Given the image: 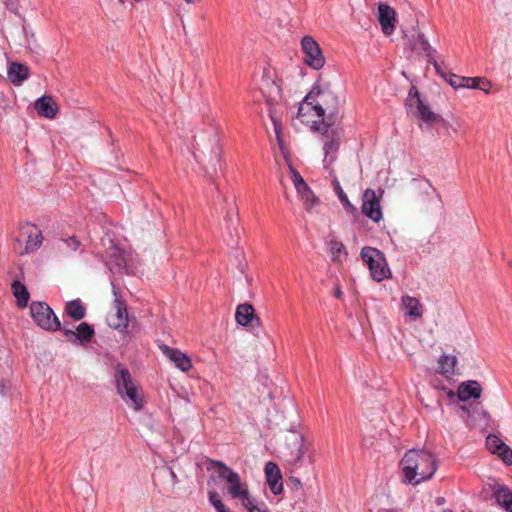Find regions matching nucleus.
<instances>
[{
	"mask_svg": "<svg viewBox=\"0 0 512 512\" xmlns=\"http://www.w3.org/2000/svg\"><path fill=\"white\" fill-rule=\"evenodd\" d=\"M443 512H453V511L450 509H444Z\"/></svg>",
	"mask_w": 512,
	"mask_h": 512,
	"instance_id": "obj_55",
	"label": "nucleus"
},
{
	"mask_svg": "<svg viewBox=\"0 0 512 512\" xmlns=\"http://www.w3.org/2000/svg\"><path fill=\"white\" fill-rule=\"evenodd\" d=\"M31 317L41 329L48 332L61 330V322L53 309L46 303L33 301L30 304Z\"/></svg>",
	"mask_w": 512,
	"mask_h": 512,
	"instance_id": "obj_9",
	"label": "nucleus"
},
{
	"mask_svg": "<svg viewBox=\"0 0 512 512\" xmlns=\"http://www.w3.org/2000/svg\"><path fill=\"white\" fill-rule=\"evenodd\" d=\"M320 132V141L323 144L325 157L323 159L324 168H328L337 158V152L340 147L341 135L339 130H316Z\"/></svg>",
	"mask_w": 512,
	"mask_h": 512,
	"instance_id": "obj_11",
	"label": "nucleus"
},
{
	"mask_svg": "<svg viewBox=\"0 0 512 512\" xmlns=\"http://www.w3.org/2000/svg\"><path fill=\"white\" fill-rule=\"evenodd\" d=\"M444 502H445V499L443 497H437L436 498V503L438 505H442V504H444Z\"/></svg>",
	"mask_w": 512,
	"mask_h": 512,
	"instance_id": "obj_48",
	"label": "nucleus"
},
{
	"mask_svg": "<svg viewBox=\"0 0 512 512\" xmlns=\"http://www.w3.org/2000/svg\"><path fill=\"white\" fill-rule=\"evenodd\" d=\"M224 219L230 226H235L238 223V212L233 202L227 208Z\"/></svg>",
	"mask_w": 512,
	"mask_h": 512,
	"instance_id": "obj_38",
	"label": "nucleus"
},
{
	"mask_svg": "<svg viewBox=\"0 0 512 512\" xmlns=\"http://www.w3.org/2000/svg\"><path fill=\"white\" fill-rule=\"evenodd\" d=\"M301 49L304 55V63L309 67L319 70L324 66L325 57L319 44L312 36L306 35L301 39Z\"/></svg>",
	"mask_w": 512,
	"mask_h": 512,
	"instance_id": "obj_10",
	"label": "nucleus"
},
{
	"mask_svg": "<svg viewBox=\"0 0 512 512\" xmlns=\"http://www.w3.org/2000/svg\"><path fill=\"white\" fill-rule=\"evenodd\" d=\"M295 188L300 196H302L303 194L309 195V191H311L310 187L307 185L306 182L301 183Z\"/></svg>",
	"mask_w": 512,
	"mask_h": 512,
	"instance_id": "obj_47",
	"label": "nucleus"
},
{
	"mask_svg": "<svg viewBox=\"0 0 512 512\" xmlns=\"http://www.w3.org/2000/svg\"><path fill=\"white\" fill-rule=\"evenodd\" d=\"M64 312L74 321H80L86 316V307L80 299L66 302Z\"/></svg>",
	"mask_w": 512,
	"mask_h": 512,
	"instance_id": "obj_25",
	"label": "nucleus"
},
{
	"mask_svg": "<svg viewBox=\"0 0 512 512\" xmlns=\"http://www.w3.org/2000/svg\"><path fill=\"white\" fill-rule=\"evenodd\" d=\"M20 235L30 252L37 250L42 244L41 230L34 224L26 223L20 228Z\"/></svg>",
	"mask_w": 512,
	"mask_h": 512,
	"instance_id": "obj_16",
	"label": "nucleus"
},
{
	"mask_svg": "<svg viewBox=\"0 0 512 512\" xmlns=\"http://www.w3.org/2000/svg\"><path fill=\"white\" fill-rule=\"evenodd\" d=\"M236 322L244 327H259L261 325L260 318L256 315L255 309L251 304H239L235 313Z\"/></svg>",
	"mask_w": 512,
	"mask_h": 512,
	"instance_id": "obj_15",
	"label": "nucleus"
},
{
	"mask_svg": "<svg viewBox=\"0 0 512 512\" xmlns=\"http://www.w3.org/2000/svg\"><path fill=\"white\" fill-rule=\"evenodd\" d=\"M378 21L382 32L387 36L391 35L395 30L396 24L395 10L385 3H380L378 6Z\"/></svg>",
	"mask_w": 512,
	"mask_h": 512,
	"instance_id": "obj_17",
	"label": "nucleus"
},
{
	"mask_svg": "<svg viewBox=\"0 0 512 512\" xmlns=\"http://www.w3.org/2000/svg\"><path fill=\"white\" fill-rule=\"evenodd\" d=\"M447 395H448V397H449L450 399H453V398H454V396H455V393H454L452 390H449V391H448V393H447Z\"/></svg>",
	"mask_w": 512,
	"mask_h": 512,
	"instance_id": "obj_49",
	"label": "nucleus"
},
{
	"mask_svg": "<svg viewBox=\"0 0 512 512\" xmlns=\"http://www.w3.org/2000/svg\"><path fill=\"white\" fill-rule=\"evenodd\" d=\"M297 119L310 128H332L341 124L342 115L339 111V98L327 89H321L316 83L304 97L299 106Z\"/></svg>",
	"mask_w": 512,
	"mask_h": 512,
	"instance_id": "obj_1",
	"label": "nucleus"
},
{
	"mask_svg": "<svg viewBox=\"0 0 512 512\" xmlns=\"http://www.w3.org/2000/svg\"><path fill=\"white\" fill-rule=\"evenodd\" d=\"M11 290L16 298L17 305L24 308L28 305L30 294L26 286L19 280H14L11 284Z\"/></svg>",
	"mask_w": 512,
	"mask_h": 512,
	"instance_id": "obj_28",
	"label": "nucleus"
},
{
	"mask_svg": "<svg viewBox=\"0 0 512 512\" xmlns=\"http://www.w3.org/2000/svg\"><path fill=\"white\" fill-rule=\"evenodd\" d=\"M466 79L473 80L472 82L469 81L467 83L466 88H472V89H480L485 92H488L489 88L491 87V84L488 80L481 77H466Z\"/></svg>",
	"mask_w": 512,
	"mask_h": 512,
	"instance_id": "obj_32",
	"label": "nucleus"
},
{
	"mask_svg": "<svg viewBox=\"0 0 512 512\" xmlns=\"http://www.w3.org/2000/svg\"><path fill=\"white\" fill-rule=\"evenodd\" d=\"M461 409L467 411V407L465 405L461 406Z\"/></svg>",
	"mask_w": 512,
	"mask_h": 512,
	"instance_id": "obj_54",
	"label": "nucleus"
},
{
	"mask_svg": "<svg viewBox=\"0 0 512 512\" xmlns=\"http://www.w3.org/2000/svg\"><path fill=\"white\" fill-rule=\"evenodd\" d=\"M210 465L218 468V475L227 482V492L232 499H239L243 503L250 496L247 483L241 481L237 472L219 460H211Z\"/></svg>",
	"mask_w": 512,
	"mask_h": 512,
	"instance_id": "obj_5",
	"label": "nucleus"
},
{
	"mask_svg": "<svg viewBox=\"0 0 512 512\" xmlns=\"http://www.w3.org/2000/svg\"><path fill=\"white\" fill-rule=\"evenodd\" d=\"M361 211L366 217L375 223H378L383 217L380 199L371 188L366 189L363 193Z\"/></svg>",
	"mask_w": 512,
	"mask_h": 512,
	"instance_id": "obj_14",
	"label": "nucleus"
},
{
	"mask_svg": "<svg viewBox=\"0 0 512 512\" xmlns=\"http://www.w3.org/2000/svg\"><path fill=\"white\" fill-rule=\"evenodd\" d=\"M163 354L175 364V366L183 372H187L192 368V361L189 356L179 349L171 348L167 345L160 346Z\"/></svg>",
	"mask_w": 512,
	"mask_h": 512,
	"instance_id": "obj_18",
	"label": "nucleus"
},
{
	"mask_svg": "<svg viewBox=\"0 0 512 512\" xmlns=\"http://www.w3.org/2000/svg\"><path fill=\"white\" fill-rule=\"evenodd\" d=\"M4 388H5V385L2 382H0V391H3Z\"/></svg>",
	"mask_w": 512,
	"mask_h": 512,
	"instance_id": "obj_53",
	"label": "nucleus"
},
{
	"mask_svg": "<svg viewBox=\"0 0 512 512\" xmlns=\"http://www.w3.org/2000/svg\"><path fill=\"white\" fill-rule=\"evenodd\" d=\"M503 445L504 442L494 434H489L486 438V447L492 454H496Z\"/></svg>",
	"mask_w": 512,
	"mask_h": 512,
	"instance_id": "obj_35",
	"label": "nucleus"
},
{
	"mask_svg": "<svg viewBox=\"0 0 512 512\" xmlns=\"http://www.w3.org/2000/svg\"><path fill=\"white\" fill-rule=\"evenodd\" d=\"M495 455H497L505 465H512V449L507 444L504 443Z\"/></svg>",
	"mask_w": 512,
	"mask_h": 512,
	"instance_id": "obj_36",
	"label": "nucleus"
},
{
	"mask_svg": "<svg viewBox=\"0 0 512 512\" xmlns=\"http://www.w3.org/2000/svg\"><path fill=\"white\" fill-rule=\"evenodd\" d=\"M209 501L215 507L217 512H230L229 509L221 501L218 493L209 492Z\"/></svg>",
	"mask_w": 512,
	"mask_h": 512,
	"instance_id": "obj_39",
	"label": "nucleus"
},
{
	"mask_svg": "<svg viewBox=\"0 0 512 512\" xmlns=\"http://www.w3.org/2000/svg\"><path fill=\"white\" fill-rule=\"evenodd\" d=\"M360 255L363 262L368 265L371 276L375 281L381 282L391 277V271L382 251L366 246L362 248Z\"/></svg>",
	"mask_w": 512,
	"mask_h": 512,
	"instance_id": "obj_8",
	"label": "nucleus"
},
{
	"mask_svg": "<svg viewBox=\"0 0 512 512\" xmlns=\"http://www.w3.org/2000/svg\"><path fill=\"white\" fill-rule=\"evenodd\" d=\"M428 62L433 65L438 75L442 78H447V73L442 70L440 64L434 58V55H432L431 58H428Z\"/></svg>",
	"mask_w": 512,
	"mask_h": 512,
	"instance_id": "obj_45",
	"label": "nucleus"
},
{
	"mask_svg": "<svg viewBox=\"0 0 512 512\" xmlns=\"http://www.w3.org/2000/svg\"><path fill=\"white\" fill-rule=\"evenodd\" d=\"M509 264H510V266L512 267V260H511V261H509Z\"/></svg>",
	"mask_w": 512,
	"mask_h": 512,
	"instance_id": "obj_56",
	"label": "nucleus"
},
{
	"mask_svg": "<svg viewBox=\"0 0 512 512\" xmlns=\"http://www.w3.org/2000/svg\"><path fill=\"white\" fill-rule=\"evenodd\" d=\"M457 364V358L453 355L443 354L438 360L437 373L449 377L455 374V367Z\"/></svg>",
	"mask_w": 512,
	"mask_h": 512,
	"instance_id": "obj_27",
	"label": "nucleus"
},
{
	"mask_svg": "<svg viewBox=\"0 0 512 512\" xmlns=\"http://www.w3.org/2000/svg\"><path fill=\"white\" fill-rule=\"evenodd\" d=\"M334 192L337 194L339 201L343 205L346 212L355 215L357 213V208L349 201L346 193L343 191L338 178L336 175H333L332 181Z\"/></svg>",
	"mask_w": 512,
	"mask_h": 512,
	"instance_id": "obj_29",
	"label": "nucleus"
},
{
	"mask_svg": "<svg viewBox=\"0 0 512 512\" xmlns=\"http://www.w3.org/2000/svg\"><path fill=\"white\" fill-rule=\"evenodd\" d=\"M291 441L293 442L294 446L297 448L296 454L292 459L293 465L297 466L302 461V458L305 454L304 437L301 433L292 431L291 432Z\"/></svg>",
	"mask_w": 512,
	"mask_h": 512,
	"instance_id": "obj_30",
	"label": "nucleus"
},
{
	"mask_svg": "<svg viewBox=\"0 0 512 512\" xmlns=\"http://www.w3.org/2000/svg\"><path fill=\"white\" fill-rule=\"evenodd\" d=\"M115 384L118 394L127 402H130L135 411L144 407L142 388L135 384L128 368L122 363L115 366Z\"/></svg>",
	"mask_w": 512,
	"mask_h": 512,
	"instance_id": "obj_3",
	"label": "nucleus"
},
{
	"mask_svg": "<svg viewBox=\"0 0 512 512\" xmlns=\"http://www.w3.org/2000/svg\"><path fill=\"white\" fill-rule=\"evenodd\" d=\"M111 262L118 268L122 269L126 266L125 253L123 250L115 249L110 256Z\"/></svg>",
	"mask_w": 512,
	"mask_h": 512,
	"instance_id": "obj_37",
	"label": "nucleus"
},
{
	"mask_svg": "<svg viewBox=\"0 0 512 512\" xmlns=\"http://www.w3.org/2000/svg\"><path fill=\"white\" fill-rule=\"evenodd\" d=\"M283 130H275V138L277 141V144L279 146V149L281 151V154L287 164H289L290 161V150L288 146L285 144L283 136H282Z\"/></svg>",
	"mask_w": 512,
	"mask_h": 512,
	"instance_id": "obj_34",
	"label": "nucleus"
},
{
	"mask_svg": "<svg viewBox=\"0 0 512 512\" xmlns=\"http://www.w3.org/2000/svg\"><path fill=\"white\" fill-rule=\"evenodd\" d=\"M335 295H336V297H338V298H339V297H341L342 292L338 289V290L335 292Z\"/></svg>",
	"mask_w": 512,
	"mask_h": 512,
	"instance_id": "obj_52",
	"label": "nucleus"
},
{
	"mask_svg": "<svg viewBox=\"0 0 512 512\" xmlns=\"http://www.w3.org/2000/svg\"><path fill=\"white\" fill-rule=\"evenodd\" d=\"M242 505L248 510V512H271L265 503H258V501L251 495L244 500Z\"/></svg>",
	"mask_w": 512,
	"mask_h": 512,
	"instance_id": "obj_31",
	"label": "nucleus"
},
{
	"mask_svg": "<svg viewBox=\"0 0 512 512\" xmlns=\"http://www.w3.org/2000/svg\"><path fill=\"white\" fill-rule=\"evenodd\" d=\"M261 91L266 99L268 116L274 128H281V105L282 98L280 86L273 80L262 81Z\"/></svg>",
	"mask_w": 512,
	"mask_h": 512,
	"instance_id": "obj_7",
	"label": "nucleus"
},
{
	"mask_svg": "<svg viewBox=\"0 0 512 512\" xmlns=\"http://www.w3.org/2000/svg\"><path fill=\"white\" fill-rule=\"evenodd\" d=\"M170 474H171V477L173 478L174 481L177 480V476L176 474L174 473V471L172 469H170Z\"/></svg>",
	"mask_w": 512,
	"mask_h": 512,
	"instance_id": "obj_50",
	"label": "nucleus"
},
{
	"mask_svg": "<svg viewBox=\"0 0 512 512\" xmlns=\"http://www.w3.org/2000/svg\"><path fill=\"white\" fill-rule=\"evenodd\" d=\"M414 34L409 38V45L412 51H415L418 54H425L427 59L431 58L432 55L436 52L435 49L431 47L425 35L415 28H413Z\"/></svg>",
	"mask_w": 512,
	"mask_h": 512,
	"instance_id": "obj_21",
	"label": "nucleus"
},
{
	"mask_svg": "<svg viewBox=\"0 0 512 512\" xmlns=\"http://www.w3.org/2000/svg\"><path fill=\"white\" fill-rule=\"evenodd\" d=\"M34 109L39 116L48 119H54L59 111L57 102L49 95L38 98L34 103Z\"/></svg>",
	"mask_w": 512,
	"mask_h": 512,
	"instance_id": "obj_20",
	"label": "nucleus"
},
{
	"mask_svg": "<svg viewBox=\"0 0 512 512\" xmlns=\"http://www.w3.org/2000/svg\"><path fill=\"white\" fill-rule=\"evenodd\" d=\"M402 305L407 310V315L412 318H421L423 315V305L412 296L405 295L401 298Z\"/></svg>",
	"mask_w": 512,
	"mask_h": 512,
	"instance_id": "obj_26",
	"label": "nucleus"
},
{
	"mask_svg": "<svg viewBox=\"0 0 512 512\" xmlns=\"http://www.w3.org/2000/svg\"><path fill=\"white\" fill-rule=\"evenodd\" d=\"M493 497L496 503L503 507L507 512H512V491L504 484H494L491 486Z\"/></svg>",
	"mask_w": 512,
	"mask_h": 512,
	"instance_id": "obj_22",
	"label": "nucleus"
},
{
	"mask_svg": "<svg viewBox=\"0 0 512 512\" xmlns=\"http://www.w3.org/2000/svg\"><path fill=\"white\" fill-rule=\"evenodd\" d=\"M444 79L455 89L466 88L467 83L469 81H471V82L473 81V80L466 79V77H464V76H458L453 73H447V78H444Z\"/></svg>",
	"mask_w": 512,
	"mask_h": 512,
	"instance_id": "obj_33",
	"label": "nucleus"
},
{
	"mask_svg": "<svg viewBox=\"0 0 512 512\" xmlns=\"http://www.w3.org/2000/svg\"><path fill=\"white\" fill-rule=\"evenodd\" d=\"M405 105L408 114L420 119L428 125H437L443 127L449 125L441 115L433 112L429 105H427L421 99L419 91L414 85H412L409 89Z\"/></svg>",
	"mask_w": 512,
	"mask_h": 512,
	"instance_id": "obj_4",
	"label": "nucleus"
},
{
	"mask_svg": "<svg viewBox=\"0 0 512 512\" xmlns=\"http://www.w3.org/2000/svg\"><path fill=\"white\" fill-rule=\"evenodd\" d=\"M404 482L418 485L435 474L438 465L435 456L427 450H408L400 461Z\"/></svg>",
	"mask_w": 512,
	"mask_h": 512,
	"instance_id": "obj_2",
	"label": "nucleus"
},
{
	"mask_svg": "<svg viewBox=\"0 0 512 512\" xmlns=\"http://www.w3.org/2000/svg\"><path fill=\"white\" fill-rule=\"evenodd\" d=\"M266 481L274 495H279L283 492L282 474L278 465L274 462H267L265 465Z\"/></svg>",
	"mask_w": 512,
	"mask_h": 512,
	"instance_id": "obj_19",
	"label": "nucleus"
},
{
	"mask_svg": "<svg viewBox=\"0 0 512 512\" xmlns=\"http://www.w3.org/2000/svg\"><path fill=\"white\" fill-rule=\"evenodd\" d=\"M121 2H123V0H120Z\"/></svg>",
	"mask_w": 512,
	"mask_h": 512,
	"instance_id": "obj_57",
	"label": "nucleus"
},
{
	"mask_svg": "<svg viewBox=\"0 0 512 512\" xmlns=\"http://www.w3.org/2000/svg\"><path fill=\"white\" fill-rule=\"evenodd\" d=\"M186 3L188 4H194V3H197L199 2L200 0H184Z\"/></svg>",
	"mask_w": 512,
	"mask_h": 512,
	"instance_id": "obj_51",
	"label": "nucleus"
},
{
	"mask_svg": "<svg viewBox=\"0 0 512 512\" xmlns=\"http://www.w3.org/2000/svg\"><path fill=\"white\" fill-rule=\"evenodd\" d=\"M287 485L291 488L292 491H299L302 490V483L301 480L298 477L290 476L287 479Z\"/></svg>",
	"mask_w": 512,
	"mask_h": 512,
	"instance_id": "obj_44",
	"label": "nucleus"
},
{
	"mask_svg": "<svg viewBox=\"0 0 512 512\" xmlns=\"http://www.w3.org/2000/svg\"><path fill=\"white\" fill-rule=\"evenodd\" d=\"M13 249H14L15 253H17L18 255H21V256L25 255V254L31 253L29 251V249L27 248V246L25 245V242L22 239L20 234H19V236L15 240V243L13 245Z\"/></svg>",
	"mask_w": 512,
	"mask_h": 512,
	"instance_id": "obj_41",
	"label": "nucleus"
},
{
	"mask_svg": "<svg viewBox=\"0 0 512 512\" xmlns=\"http://www.w3.org/2000/svg\"><path fill=\"white\" fill-rule=\"evenodd\" d=\"M113 295V304L116 312L108 317L107 323L111 328L124 332L127 330L129 322L127 305L121 298L120 293L115 286H113Z\"/></svg>",
	"mask_w": 512,
	"mask_h": 512,
	"instance_id": "obj_12",
	"label": "nucleus"
},
{
	"mask_svg": "<svg viewBox=\"0 0 512 512\" xmlns=\"http://www.w3.org/2000/svg\"><path fill=\"white\" fill-rule=\"evenodd\" d=\"M301 199L304 201V204H305V208L306 210H311L316 204L319 203V200L317 199V197L314 195V193L311 191H309V195L308 194H303L302 196H300Z\"/></svg>",
	"mask_w": 512,
	"mask_h": 512,
	"instance_id": "obj_42",
	"label": "nucleus"
},
{
	"mask_svg": "<svg viewBox=\"0 0 512 512\" xmlns=\"http://www.w3.org/2000/svg\"><path fill=\"white\" fill-rule=\"evenodd\" d=\"M482 388L479 382L469 380L462 382L457 390V397L460 401H468L470 398L478 399L481 396Z\"/></svg>",
	"mask_w": 512,
	"mask_h": 512,
	"instance_id": "obj_23",
	"label": "nucleus"
},
{
	"mask_svg": "<svg viewBox=\"0 0 512 512\" xmlns=\"http://www.w3.org/2000/svg\"><path fill=\"white\" fill-rule=\"evenodd\" d=\"M61 330L68 342L79 346H85L90 343L95 335L94 327L87 322H81L75 331L67 328L66 323H64Z\"/></svg>",
	"mask_w": 512,
	"mask_h": 512,
	"instance_id": "obj_13",
	"label": "nucleus"
},
{
	"mask_svg": "<svg viewBox=\"0 0 512 512\" xmlns=\"http://www.w3.org/2000/svg\"><path fill=\"white\" fill-rule=\"evenodd\" d=\"M330 250L333 254L334 261L337 259V256L340 253H344L345 255H347L346 248H345L344 244L338 240H332L330 242Z\"/></svg>",
	"mask_w": 512,
	"mask_h": 512,
	"instance_id": "obj_40",
	"label": "nucleus"
},
{
	"mask_svg": "<svg viewBox=\"0 0 512 512\" xmlns=\"http://www.w3.org/2000/svg\"><path fill=\"white\" fill-rule=\"evenodd\" d=\"M288 165V168H289V171L291 173V178H292V181L294 183V186L297 187L298 185H300L301 183L305 182L303 177L300 175V173L294 168V166L291 164V162L289 161V164Z\"/></svg>",
	"mask_w": 512,
	"mask_h": 512,
	"instance_id": "obj_43",
	"label": "nucleus"
},
{
	"mask_svg": "<svg viewBox=\"0 0 512 512\" xmlns=\"http://www.w3.org/2000/svg\"><path fill=\"white\" fill-rule=\"evenodd\" d=\"M194 158L203 166L204 171L207 174H211L217 171L220 166L222 159V148L219 139L215 136L210 140L209 145L194 146Z\"/></svg>",
	"mask_w": 512,
	"mask_h": 512,
	"instance_id": "obj_6",
	"label": "nucleus"
},
{
	"mask_svg": "<svg viewBox=\"0 0 512 512\" xmlns=\"http://www.w3.org/2000/svg\"><path fill=\"white\" fill-rule=\"evenodd\" d=\"M65 242L72 251H76L80 247V241L75 236L68 238Z\"/></svg>",
	"mask_w": 512,
	"mask_h": 512,
	"instance_id": "obj_46",
	"label": "nucleus"
},
{
	"mask_svg": "<svg viewBox=\"0 0 512 512\" xmlns=\"http://www.w3.org/2000/svg\"><path fill=\"white\" fill-rule=\"evenodd\" d=\"M29 77V69L26 65L13 62L8 68V78L15 84L19 85Z\"/></svg>",
	"mask_w": 512,
	"mask_h": 512,
	"instance_id": "obj_24",
	"label": "nucleus"
}]
</instances>
